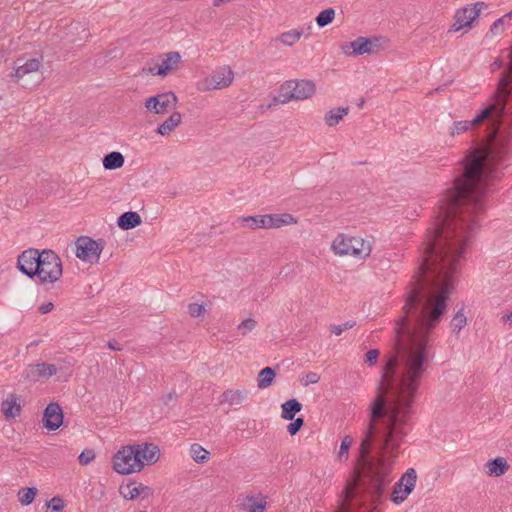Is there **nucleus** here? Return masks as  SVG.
<instances>
[{"mask_svg":"<svg viewBox=\"0 0 512 512\" xmlns=\"http://www.w3.org/2000/svg\"><path fill=\"white\" fill-rule=\"evenodd\" d=\"M510 468L509 463L504 457H496L488 460L484 465L485 474L489 477H500Z\"/></svg>","mask_w":512,"mask_h":512,"instance_id":"6ab92c4d","label":"nucleus"},{"mask_svg":"<svg viewBox=\"0 0 512 512\" xmlns=\"http://www.w3.org/2000/svg\"><path fill=\"white\" fill-rule=\"evenodd\" d=\"M303 425H304L303 418L299 417V418L293 419V422L288 424L287 431L289 432L290 435L293 436L301 429V427Z\"/></svg>","mask_w":512,"mask_h":512,"instance_id":"a19ab883","label":"nucleus"},{"mask_svg":"<svg viewBox=\"0 0 512 512\" xmlns=\"http://www.w3.org/2000/svg\"><path fill=\"white\" fill-rule=\"evenodd\" d=\"M319 380H320V376L317 373L310 372L305 375L304 385L308 386L310 384H316L319 382Z\"/></svg>","mask_w":512,"mask_h":512,"instance_id":"37998d69","label":"nucleus"},{"mask_svg":"<svg viewBox=\"0 0 512 512\" xmlns=\"http://www.w3.org/2000/svg\"><path fill=\"white\" fill-rule=\"evenodd\" d=\"M248 398L246 389H227L220 396V404H228L230 407H240Z\"/></svg>","mask_w":512,"mask_h":512,"instance_id":"2eb2a0df","label":"nucleus"},{"mask_svg":"<svg viewBox=\"0 0 512 512\" xmlns=\"http://www.w3.org/2000/svg\"><path fill=\"white\" fill-rule=\"evenodd\" d=\"M352 443H353V439L349 435H346L342 439V442H341V445H340V449H339V452H338V459L340 461L347 460V458H348V451H349V448L352 445Z\"/></svg>","mask_w":512,"mask_h":512,"instance_id":"c9c22d12","label":"nucleus"},{"mask_svg":"<svg viewBox=\"0 0 512 512\" xmlns=\"http://www.w3.org/2000/svg\"><path fill=\"white\" fill-rule=\"evenodd\" d=\"M355 322L354 321H347L345 322L344 324H341V325H331L330 326V331L336 335V336H339L341 335L345 330H348V329H351L355 326Z\"/></svg>","mask_w":512,"mask_h":512,"instance_id":"58836bf2","label":"nucleus"},{"mask_svg":"<svg viewBox=\"0 0 512 512\" xmlns=\"http://www.w3.org/2000/svg\"><path fill=\"white\" fill-rule=\"evenodd\" d=\"M347 114H348L347 107L332 109L325 115L324 120H325V123L329 127H333V126L337 125L339 123V121L342 120V118Z\"/></svg>","mask_w":512,"mask_h":512,"instance_id":"c756f323","label":"nucleus"},{"mask_svg":"<svg viewBox=\"0 0 512 512\" xmlns=\"http://www.w3.org/2000/svg\"><path fill=\"white\" fill-rule=\"evenodd\" d=\"M21 405L19 397L16 394L10 393L2 401L1 411L7 420L14 419L21 413Z\"/></svg>","mask_w":512,"mask_h":512,"instance_id":"a211bd4d","label":"nucleus"},{"mask_svg":"<svg viewBox=\"0 0 512 512\" xmlns=\"http://www.w3.org/2000/svg\"><path fill=\"white\" fill-rule=\"evenodd\" d=\"M125 158L122 153L113 151L106 154L102 159L103 167L106 170H116L124 165Z\"/></svg>","mask_w":512,"mask_h":512,"instance_id":"b1692460","label":"nucleus"},{"mask_svg":"<svg viewBox=\"0 0 512 512\" xmlns=\"http://www.w3.org/2000/svg\"><path fill=\"white\" fill-rule=\"evenodd\" d=\"M335 18V10L333 8H327L321 11L316 17V23L319 27H325L332 23Z\"/></svg>","mask_w":512,"mask_h":512,"instance_id":"2f4dec72","label":"nucleus"},{"mask_svg":"<svg viewBox=\"0 0 512 512\" xmlns=\"http://www.w3.org/2000/svg\"><path fill=\"white\" fill-rule=\"evenodd\" d=\"M35 372L39 377H49L57 372V368L53 364L40 363L36 365Z\"/></svg>","mask_w":512,"mask_h":512,"instance_id":"f704fd0d","label":"nucleus"},{"mask_svg":"<svg viewBox=\"0 0 512 512\" xmlns=\"http://www.w3.org/2000/svg\"><path fill=\"white\" fill-rule=\"evenodd\" d=\"M294 91V80L286 81L280 86L279 98H274V102L285 104L292 100H295L294 98H290V95L294 94Z\"/></svg>","mask_w":512,"mask_h":512,"instance_id":"bb28decb","label":"nucleus"},{"mask_svg":"<svg viewBox=\"0 0 512 512\" xmlns=\"http://www.w3.org/2000/svg\"><path fill=\"white\" fill-rule=\"evenodd\" d=\"M303 32L297 29H291L278 35L274 41L279 42L286 47L296 44L302 37Z\"/></svg>","mask_w":512,"mask_h":512,"instance_id":"393cba45","label":"nucleus"},{"mask_svg":"<svg viewBox=\"0 0 512 512\" xmlns=\"http://www.w3.org/2000/svg\"><path fill=\"white\" fill-rule=\"evenodd\" d=\"M107 345L111 350L120 351L122 349L115 340H110Z\"/></svg>","mask_w":512,"mask_h":512,"instance_id":"49530a36","label":"nucleus"},{"mask_svg":"<svg viewBox=\"0 0 512 512\" xmlns=\"http://www.w3.org/2000/svg\"><path fill=\"white\" fill-rule=\"evenodd\" d=\"M485 6L484 2H476L458 9L454 15L450 31L457 32L464 28L471 29L474 21L479 17L482 8Z\"/></svg>","mask_w":512,"mask_h":512,"instance_id":"0eeeda50","label":"nucleus"},{"mask_svg":"<svg viewBox=\"0 0 512 512\" xmlns=\"http://www.w3.org/2000/svg\"><path fill=\"white\" fill-rule=\"evenodd\" d=\"M467 324V318L463 310H459L451 320V329L453 333L458 334L462 328Z\"/></svg>","mask_w":512,"mask_h":512,"instance_id":"473e14b6","label":"nucleus"},{"mask_svg":"<svg viewBox=\"0 0 512 512\" xmlns=\"http://www.w3.org/2000/svg\"><path fill=\"white\" fill-rule=\"evenodd\" d=\"M503 65V61L500 58H497L494 60V62L491 64V71H496L497 69L501 68Z\"/></svg>","mask_w":512,"mask_h":512,"instance_id":"a18cd8bd","label":"nucleus"},{"mask_svg":"<svg viewBox=\"0 0 512 512\" xmlns=\"http://www.w3.org/2000/svg\"><path fill=\"white\" fill-rule=\"evenodd\" d=\"M267 502L265 498L255 496H244L238 499V508L246 512H264Z\"/></svg>","mask_w":512,"mask_h":512,"instance_id":"412c9836","label":"nucleus"},{"mask_svg":"<svg viewBox=\"0 0 512 512\" xmlns=\"http://www.w3.org/2000/svg\"><path fill=\"white\" fill-rule=\"evenodd\" d=\"M142 222L140 215L137 212L128 211L119 216L117 220L118 226L123 230H130Z\"/></svg>","mask_w":512,"mask_h":512,"instance_id":"5701e85b","label":"nucleus"},{"mask_svg":"<svg viewBox=\"0 0 512 512\" xmlns=\"http://www.w3.org/2000/svg\"><path fill=\"white\" fill-rule=\"evenodd\" d=\"M379 355L380 351L378 349H370L364 356V362L368 366L373 367L376 365Z\"/></svg>","mask_w":512,"mask_h":512,"instance_id":"4c0bfd02","label":"nucleus"},{"mask_svg":"<svg viewBox=\"0 0 512 512\" xmlns=\"http://www.w3.org/2000/svg\"><path fill=\"white\" fill-rule=\"evenodd\" d=\"M135 446L139 450L140 461L143 462V467L145 465L155 464L160 458V449L157 445L153 443H141L135 444Z\"/></svg>","mask_w":512,"mask_h":512,"instance_id":"dca6fc26","label":"nucleus"},{"mask_svg":"<svg viewBox=\"0 0 512 512\" xmlns=\"http://www.w3.org/2000/svg\"><path fill=\"white\" fill-rule=\"evenodd\" d=\"M295 91L290 98L305 100L311 98L316 91L315 84L310 80H294Z\"/></svg>","mask_w":512,"mask_h":512,"instance_id":"aec40b11","label":"nucleus"},{"mask_svg":"<svg viewBox=\"0 0 512 512\" xmlns=\"http://www.w3.org/2000/svg\"><path fill=\"white\" fill-rule=\"evenodd\" d=\"M95 458V452L91 449H86L81 452L78 459L81 465H88Z\"/></svg>","mask_w":512,"mask_h":512,"instance_id":"ea45409f","label":"nucleus"},{"mask_svg":"<svg viewBox=\"0 0 512 512\" xmlns=\"http://www.w3.org/2000/svg\"><path fill=\"white\" fill-rule=\"evenodd\" d=\"M41 259L39 250L30 248L23 251L17 259V268L30 278L36 276L38 272V262Z\"/></svg>","mask_w":512,"mask_h":512,"instance_id":"9b49d317","label":"nucleus"},{"mask_svg":"<svg viewBox=\"0 0 512 512\" xmlns=\"http://www.w3.org/2000/svg\"><path fill=\"white\" fill-rule=\"evenodd\" d=\"M76 256L82 261L97 263L103 250L102 241H96L88 236L79 237L76 242Z\"/></svg>","mask_w":512,"mask_h":512,"instance_id":"6e6552de","label":"nucleus"},{"mask_svg":"<svg viewBox=\"0 0 512 512\" xmlns=\"http://www.w3.org/2000/svg\"><path fill=\"white\" fill-rule=\"evenodd\" d=\"M234 79V72L229 66H223L214 71L209 77H206L196 83V89L199 92H208L211 90H221L229 87Z\"/></svg>","mask_w":512,"mask_h":512,"instance_id":"39448f33","label":"nucleus"},{"mask_svg":"<svg viewBox=\"0 0 512 512\" xmlns=\"http://www.w3.org/2000/svg\"><path fill=\"white\" fill-rule=\"evenodd\" d=\"M167 400H174L176 398V393H168L167 396H166Z\"/></svg>","mask_w":512,"mask_h":512,"instance_id":"09e8293b","label":"nucleus"},{"mask_svg":"<svg viewBox=\"0 0 512 512\" xmlns=\"http://www.w3.org/2000/svg\"><path fill=\"white\" fill-rule=\"evenodd\" d=\"M53 308H54L53 303L47 302L40 306L39 311L42 314H46V313L50 312Z\"/></svg>","mask_w":512,"mask_h":512,"instance_id":"c03bdc74","label":"nucleus"},{"mask_svg":"<svg viewBox=\"0 0 512 512\" xmlns=\"http://www.w3.org/2000/svg\"><path fill=\"white\" fill-rule=\"evenodd\" d=\"M36 494L37 489L35 487L24 488L18 492V500L22 505L27 506L33 502Z\"/></svg>","mask_w":512,"mask_h":512,"instance_id":"7c9ffc66","label":"nucleus"},{"mask_svg":"<svg viewBox=\"0 0 512 512\" xmlns=\"http://www.w3.org/2000/svg\"><path fill=\"white\" fill-rule=\"evenodd\" d=\"M181 62V55L177 51H170L162 56L161 63L149 68V73L161 77L174 71Z\"/></svg>","mask_w":512,"mask_h":512,"instance_id":"f8f14e48","label":"nucleus"},{"mask_svg":"<svg viewBox=\"0 0 512 512\" xmlns=\"http://www.w3.org/2000/svg\"><path fill=\"white\" fill-rule=\"evenodd\" d=\"M189 454L196 463H206L209 460L210 453L198 443L190 446Z\"/></svg>","mask_w":512,"mask_h":512,"instance_id":"c85d7f7f","label":"nucleus"},{"mask_svg":"<svg viewBox=\"0 0 512 512\" xmlns=\"http://www.w3.org/2000/svg\"><path fill=\"white\" fill-rule=\"evenodd\" d=\"M417 481V473L414 468H409L395 483L392 491L391 499L395 504L402 503L408 495L413 491Z\"/></svg>","mask_w":512,"mask_h":512,"instance_id":"1a4fd4ad","label":"nucleus"},{"mask_svg":"<svg viewBox=\"0 0 512 512\" xmlns=\"http://www.w3.org/2000/svg\"><path fill=\"white\" fill-rule=\"evenodd\" d=\"M177 101V96L173 92L160 93L147 98L145 108L155 114H165L169 109L176 107Z\"/></svg>","mask_w":512,"mask_h":512,"instance_id":"9d476101","label":"nucleus"},{"mask_svg":"<svg viewBox=\"0 0 512 512\" xmlns=\"http://www.w3.org/2000/svg\"><path fill=\"white\" fill-rule=\"evenodd\" d=\"M119 492L126 500H134L141 494L144 497L151 495V489L148 486L137 482H130L125 486H120Z\"/></svg>","mask_w":512,"mask_h":512,"instance_id":"f3484780","label":"nucleus"},{"mask_svg":"<svg viewBox=\"0 0 512 512\" xmlns=\"http://www.w3.org/2000/svg\"><path fill=\"white\" fill-rule=\"evenodd\" d=\"M182 122L180 112H173L162 124H160L156 132L161 136L169 135Z\"/></svg>","mask_w":512,"mask_h":512,"instance_id":"4be33fe9","label":"nucleus"},{"mask_svg":"<svg viewBox=\"0 0 512 512\" xmlns=\"http://www.w3.org/2000/svg\"><path fill=\"white\" fill-rule=\"evenodd\" d=\"M188 312L192 317H199L204 314L205 308L202 304L191 303L188 305Z\"/></svg>","mask_w":512,"mask_h":512,"instance_id":"79ce46f5","label":"nucleus"},{"mask_svg":"<svg viewBox=\"0 0 512 512\" xmlns=\"http://www.w3.org/2000/svg\"><path fill=\"white\" fill-rule=\"evenodd\" d=\"M302 404L296 399H290L282 404L281 417L285 420H293L296 413L300 412Z\"/></svg>","mask_w":512,"mask_h":512,"instance_id":"a878e982","label":"nucleus"},{"mask_svg":"<svg viewBox=\"0 0 512 512\" xmlns=\"http://www.w3.org/2000/svg\"><path fill=\"white\" fill-rule=\"evenodd\" d=\"M331 249L339 256L349 255L358 259H366L372 252V244L361 237L339 234L333 240Z\"/></svg>","mask_w":512,"mask_h":512,"instance_id":"f257e3e1","label":"nucleus"},{"mask_svg":"<svg viewBox=\"0 0 512 512\" xmlns=\"http://www.w3.org/2000/svg\"><path fill=\"white\" fill-rule=\"evenodd\" d=\"M511 16H512V12H509V13L505 14L503 17L494 21L492 23V25L490 26V30H489V33L491 34V36H497V35L502 34L504 32V21L507 18L510 19Z\"/></svg>","mask_w":512,"mask_h":512,"instance_id":"72a5a7b5","label":"nucleus"},{"mask_svg":"<svg viewBox=\"0 0 512 512\" xmlns=\"http://www.w3.org/2000/svg\"><path fill=\"white\" fill-rule=\"evenodd\" d=\"M63 423V412L58 403L47 405L43 414V425L48 430H57Z\"/></svg>","mask_w":512,"mask_h":512,"instance_id":"ddd939ff","label":"nucleus"},{"mask_svg":"<svg viewBox=\"0 0 512 512\" xmlns=\"http://www.w3.org/2000/svg\"><path fill=\"white\" fill-rule=\"evenodd\" d=\"M134 445L122 447L113 456V469L121 475L138 473L143 469L140 461L139 450Z\"/></svg>","mask_w":512,"mask_h":512,"instance_id":"20e7f679","label":"nucleus"},{"mask_svg":"<svg viewBox=\"0 0 512 512\" xmlns=\"http://www.w3.org/2000/svg\"><path fill=\"white\" fill-rule=\"evenodd\" d=\"M380 38L358 37L342 45V52L347 56L372 55L382 49Z\"/></svg>","mask_w":512,"mask_h":512,"instance_id":"423d86ee","label":"nucleus"},{"mask_svg":"<svg viewBox=\"0 0 512 512\" xmlns=\"http://www.w3.org/2000/svg\"><path fill=\"white\" fill-rule=\"evenodd\" d=\"M256 327V321L252 318H247L243 320L238 326L237 330L242 335L245 336Z\"/></svg>","mask_w":512,"mask_h":512,"instance_id":"e433bc0d","label":"nucleus"},{"mask_svg":"<svg viewBox=\"0 0 512 512\" xmlns=\"http://www.w3.org/2000/svg\"><path fill=\"white\" fill-rule=\"evenodd\" d=\"M275 371L271 367H265L258 373L257 386L259 389H265L271 386L275 379Z\"/></svg>","mask_w":512,"mask_h":512,"instance_id":"cd10ccee","label":"nucleus"},{"mask_svg":"<svg viewBox=\"0 0 512 512\" xmlns=\"http://www.w3.org/2000/svg\"><path fill=\"white\" fill-rule=\"evenodd\" d=\"M41 67V61L38 58H32L25 60L24 58H18L14 62V75L18 79L24 78L31 73H38Z\"/></svg>","mask_w":512,"mask_h":512,"instance_id":"4468645a","label":"nucleus"},{"mask_svg":"<svg viewBox=\"0 0 512 512\" xmlns=\"http://www.w3.org/2000/svg\"><path fill=\"white\" fill-rule=\"evenodd\" d=\"M238 223L243 227H249L251 229H271L296 224L297 219L292 214L289 213L266 214L256 216H243L238 218Z\"/></svg>","mask_w":512,"mask_h":512,"instance_id":"7ed1b4c3","label":"nucleus"},{"mask_svg":"<svg viewBox=\"0 0 512 512\" xmlns=\"http://www.w3.org/2000/svg\"><path fill=\"white\" fill-rule=\"evenodd\" d=\"M502 320L504 322H511L512 323V311L502 317Z\"/></svg>","mask_w":512,"mask_h":512,"instance_id":"de8ad7c7","label":"nucleus"},{"mask_svg":"<svg viewBox=\"0 0 512 512\" xmlns=\"http://www.w3.org/2000/svg\"><path fill=\"white\" fill-rule=\"evenodd\" d=\"M38 277L41 284H53L57 282L63 273L60 257L52 250H43L38 262Z\"/></svg>","mask_w":512,"mask_h":512,"instance_id":"f03ea898","label":"nucleus"}]
</instances>
